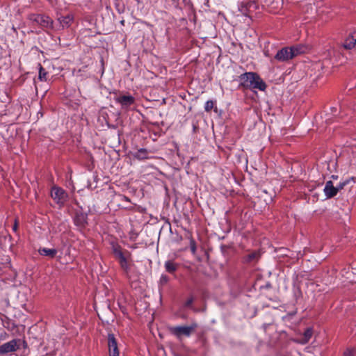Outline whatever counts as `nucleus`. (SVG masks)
Instances as JSON below:
<instances>
[{
  "instance_id": "a211bd4d",
  "label": "nucleus",
  "mask_w": 356,
  "mask_h": 356,
  "mask_svg": "<svg viewBox=\"0 0 356 356\" xmlns=\"http://www.w3.org/2000/svg\"><path fill=\"white\" fill-rule=\"evenodd\" d=\"M38 252L40 255L49 257L50 258H54L57 254L56 249H49L47 248H40L38 250Z\"/></svg>"
},
{
  "instance_id": "f257e3e1",
  "label": "nucleus",
  "mask_w": 356,
  "mask_h": 356,
  "mask_svg": "<svg viewBox=\"0 0 356 356\" xmlns=\"http://www.w3.org/2000/svg\"><path fill=\"white\" fill-rule=\"evenodd\" d=\"M112 251L115 258L118 261L122 269L126 274H128L131 266V253L127 250H123L118 244L112 245Z\"/></svg>"
},
{
  "instance_id": "4be33fe9",
  "label": "nucleus",
  "mask_w": 356,
  "mask_h": 356,
  "mask_svg": "<svg viewBox=\"0 0 356 356\" xmlns=\"http://www.w3.org/2000/svg\"><path fill=\"white\" fill-rule=\"evenodd\" d=\"M355 355H356V348L348 346L344 350L343 356H354Z\"/></svg>"
},
{
  "instance_id": "72a5a7b5",
  "label": "nucleus",
  "mask_w": 356,
  "mask_h": 356,
  "mask_svg": "<svg viewBox=\"0 0 356 356\" xmlns=\"http://www.w3.org/2000/svg\"><path fill=\"white\" fill-rule=\"evenodd\" d=\"M337 177H337V176H336V175H332V179H337Z\"/></svg>"
},
{
  "instance_id": "dca6fc26",
  "label": "nucleus",
  "mask_w": 356,
  "mask_h": 356,
  "mask_svg": "<svg viewBox=\"0 0 356 356\" xmlns=\"http://www.w3.org/2000/svg\"><path fill=\"white\" fill-rule=\"evenodd\" d=\"M313 334V330L311 327H307L303 335L300 337V339H297V341L301 343H307Z\"/></svg>"
},
{
  "instance_id": "5701e85b",
  "label": "nucleus",
  "mask_w": 356,
  "mask_h": 356,
  "mask_svg": "<svg viewBox=\"0 0 356 356\" xmlns=\"http://www.w3.org/2000/svg\"><path fill=\"white\" fill-rule=\"evenodd\" d=\"M253 6V3H250V2H248L246 3H242L241 4V11L244 14V15H247V13H246V11L248 10L249 8H250L251 6Z\"/></svg>"
},
{
  "instance_id": "a878e982",
  "label": "nucleus",
  "mask_w": 356,
  "mask_h": 356,
  "mask_svg": "<svg viewBox=\"0 0 356 356\" xmlns=\"http://www.w3.org/2000/svg\"><path fill=\"white\" fill-rule=\"evenodd\" d=\"M190 248L192 253L194 254L196 252V243L195 240L191 237L190 239Z\"/></svg>"
},
{
  "instance_id": "473e14b6",
  "label": "nucleus",
  "mask_w": 356,
  "mask_h": 356,
  "mask_svg": "<svg viewBox=\"0 0 356 356\" xmlns=\"http://www.w3.org/2000/svg\"><path fill=\"white\" fill-rule=\"evenodd\" d=\"M264 54H265V55H266V56H270V55L268 54V51H264Z\"/></svg>"
},
{
  "instance_id": "412c9836",
  "label": "nucleus",
  "mask_w": 356,
  "mask_h": 356,
  "mask_svg": "<svg viewBox=\"0 0 356 356\" xmlns=\"http://www.w3.org/2000/svg\"><path fill=\"white\" fill-rule=\"evenodd\" d=\"M39 66V75L38 79L41 81H46L48 78V73L46 70L41 65V64H38Z\"/></svg>"
},
{
  "instance_id": "aec40b11",
  "label": "nucleus",
  "mask_w": 356,
  "mask_h": 356,
  "mask_svg": "<svg viewBox=\"0 0 356 356\" xmlns=\"http://www.w3.org/2000/svg\"><path fill=\"white\" fill-rule=\"evenodd\" d=\"M259 254L257 252L254 251L245 255L243 257V261L245 263H251L257 261L259 259Z\"/></svg>"
},
{
  "instance_id": "bb28decb",
  "label": "nucleus",
  "mask_w": 356,
  "mask_h": 356,
  "mask_svg": "<svg viewBox=\"0 0 356 356\" xmlns=\"http://www.w3.org/2000/svg\"><path fill=\"white\" fill-rule=\"evenodd\" d=\"M350 182V179H347L343 182L339 183V185L336 186L337 188V192L342 190L346 185H347Z\"/></svg>"
},
{
  "instance_id": "39448f33",
  "label": "nucleus",
  "mask_w": 356,
  "mask_h": 356,
  "mask_svg": "<svg viewBox=\"0 0 356 356\" xmlns=\"http://www.w3.org/2000/svg\"><path fill=\"white\" fill-rule=\"evenodd\" d=\"M197 325L193 324L191 326H175L170 327L168 328L170 332L176 336L177 338H181V337H189L191 333L196 328Z\"/></svg>"
},
{
  "instance_id": "20e7f679",
  "label": "nucleus",
  "mask_w": 356,
  "mask_h": 356,
  "mask_svg": "<svg viewBox=\"0 0 356 356\" xmlns=\"http://www.w3.org/2000/svg\"><path fill=\"white\" fill-rule=\"evenodd\" d=\"M29 19L42 28L53 29L54 22L49 16L40 14H31L29 15Z\"/></svg>"
},
{
  "instance_id": "b1692460",
  "label": "nucleus",
  "mask_w": 356,
  "mask_h": 356,
  "mask_svg": "<svg viewBox=\"0 0 356 356\" xmlns=\"http://www.w3.org/2000/svg\"><path fill=\"white\" fill-rule=\"evenodd\" d=\"M214 108V102L212 100H209L206 102L204 110L207 112H210Z\"/></svg>"
},
{
  "instance_id": "f8f14e48",
  "label": "nucleus",
  "mask_w": 356,
  "mask_h": 356,
  "mask_svg": "<svg viewBox=\"0 0 356 356\" xmlns=\"http://www.w3.org/2000/svg\"><path fill=\"white\" fill-rule=\"evenodd\" d=\"M343 47L350 50L356 46V30L351 32L344 40Z\"/></svg>"
},
{
  "instance_id": "ddd939ff",
  "label": "nucleus",
  "mask_w": 356,
  "mask_h": 356,
  "mask_svg": "<svg viewBox=\"0 0 356 356\" xmlns=\"http://www.w3.org/2000/svg\"><path fill=\"white\" fill-rule=\"evenodd\" d=\"M58 21L60 23L61 29H64L71 26L74 21V16L71 14H68L66 16H61L58 18Z\"/></svg>"
},
{
  "instance_id": "9d476101",
  "label": "nucleus",
  "mask_w": 356,
  "mask_h": 356,
  "mask_svg": "<svg viewBox=\"0 0 356 356\" xmlns=\"http://www.w3.org/2000/svg\"><path fill=\"white\" fill-rule=\"evenodd\" d=\"M115 99L122 108H128L135 102V99L131 95H120L116 97Z\"/></svg>"
},
{
  "instance_id": "423d86ee",
  "label": "nucleus",
  "mask_w": 356,
  "mask_h": 356,
  "mask_svg": "<svg viewBox=\"0 0 356 356\" xmlns=\"http://www.w3.org/2000/svg\"><path fill=\"white\" fill-rule=\"evenodd\" d=\"M257 73L254 72H245L239 76V79L241 81L240 85L244 88L252 89L253 81L254 79L257 78Z\"/></svg>"
},
{
  "instance_id": "c756f323",
  "label": "nucleus",
  "mask_w": 356,
  "mask_h": 356,
  "mask_svg": "<svg viewBox=\"0 0 356 356\" xmlns=\"http://www.w3.org/2000/svg\"><path fill=\"white\" fill-rule=\"evenodd\" d=\"M138 156L142 158V159H144L145 158V154H147V150L145 149H140L138 152Z\"/></svg>"
},
{
  "instance_id": "9b49d317",
  "label": "nucleus",
  "mask_w": 356,
  "mask_h": 356,
  "mask_svg": "<svg viewBox=\"0 0 356 356\" xmlns=\"http://www.w3.org/2000/svg\"><path fill=\"white\" fill-rule=\"evenodd\" d=\"M343 47L350 50L356 46V30L351 32L344 40Z\"/></svg>"
},
{
  "instance_id": "cd10ccee",
  "label": "nucleus",
  "mask_w": 356,
  "mask_h": 356,
  "mask_svg": "<svg viewBox=\"0 0 356 356\" xmlns=\"http://www.w3.org/2000/svg\"><path fill=\"white\" fill-rule=\"evenodd\" d=\"M169 282V277L166 275H162L160 278V283L162 285L166 284Z\"/></svg>"
},
{
  "instance_id": "f03ea898",
  "label": "nucleus",
  "mask_w": 356,
  "mask_h": 356,
  "mask_svg": "<svg viewBox=\"0 0 356 356\" xmlns=\"http://www.w3.org/2000/svg\"><path fill=\"white\" fill-rule=\"evenodd\" d=\"M28 344L24 339H14L0 346V355L8 354L20 350L26 349Z\"/></svg>"
},
{
  "instance_id": "393cba45",
  "label": "nucleus",
  "mask_w": 356,
  "mask_h": 356,
  "mask_svg": "<svg viewBox=\"0 0 356 356\" xmlns=\"http://www.w3.org/2000/svg\"><path fill=\"white\" fill-rule=\"evenodd\" d=\"M194 301V298L193 296H191L188 298L186 301L184 302V306L187 308H191L192 307V304Z\"/></svg>"
},
{
  "instance_id": "6e6552de",
  "label": "nucleus",
  "mask_w": 356,
  "mask_h": 356,
  "mask_svg": "<svg viewBox=\"0 0 356 356\" xmlns=\"http://www.w3.org/2000/svg\"><path fill=\"white\" fill-rule=\"evenodd\" d=\"M108 348L109 356H119L118 342L113 333H108Z\"/></svg>"
},
{
  "instance_id": "1a4fd4ad",
  "label": "nucleus",
  "mask_w": 356,
  "mask_h": 356,
  "mask_svg": "<svg viewBox=\"0 0 356 356\" xmlns=\"http://www.w3.org/2000/svg\"><path fill=\"white\" fill-rule=\"evenodd\" d=\"M88 216L86 213L81 211H76L74 217V222L79 229H83L88 224Z\"/></svg>"
},
{
  "instance_id": "c85d7f7f",
  "label": "nucleus",
  "mask_w": 356,
  "mask_h": 356,
  "mask_svg": "<svg viewBox=\"0 0 356 356\" xmlns=\"http://www.w3.org/2000/svg\"><path fill=\"white\" fill-rule=\"evenodd\" d=\"M348 278L351 282H356V269L352 271V274H350Z\"/></svg>"
},
{
  "instance_id": "0eeeda50",
  "label": "nucleus",
  "mask_w": 356,
  "mask_h": 356,
  "mask_svg": "<svg viewBox=\"0 0 356 356\" xmlns=\"http://www.w3.org/2000/svg\"><path fill=\"white\" fill-rule=\"evenodd\" d=\"M291 52L290 47H283L274 56V58L280 62H286L294 58V54Z\"/></svg>"
},
{
  "instance_id": "7c9ffc66",
  "label": "nucleus",
  "mask_w": 356,
  "mask_h": 356,
  "mask_svg": "<svg viewBox=\"0 0 356 356\" xmlns=\"http://www.w3.org/2000/svg\"><path fill=\"white\" fill-rule=\"evenodd\" d=\"M17 228H18V223H17V220L15 219V223L13 226V231L16 232L17 230Z\"/></svg>"
},
{
  "instance_id": "7ed1b4c3",
  "label": "nucleus",
  "mask_w": 356,
  "mask_h": 356,
  "mask_svg": "<svg viewBox=\"0 0 356 356\" xmlns=\"http://www.w3.org/2000/svg\"><path fill=\"white\" fill-rule=\"evenodd\" d=\"M51 197L60 207H63L68 200L67 193L61 187L56 186L51 188Z\"/></svg>"
},
{
  "instance_id": "4468645a",
  "label": "nucleus",
  "mask_w": 356,
  "mask_h": 356,
  "mask_svg": "<svg viewBox=\"0 0 356 356\" xmlns=\"http://www.w3.org/2000/svg\"><path fill=\"white\" fill-rule=\"evenodd\" d=\"M324 192L327 198H332L337 194V188L334 186L332 181H327L325 184Z\"/></svg>"
},
{
  "instance_id": "f3484780",
  "label": "nucleus",
  "mask_w": 356,
  "mask_h": 356,
  "mask_svg": "<svg viewBox=\"0 0 356 356\" xmlns=\"http://www.w3.org/2000/svg\"><path fill=\"white\" fill-rule=\"evenodd\" d=\"M179 266V264L174 262L172 260H168L165 262V270L169 273H174L177 271Z\"/></svg>"
},
{
  "instance_id": "6ab92c4d",
  "label": "nucleus",
  "mask_w": 356,
  "mask_h": 356,
  "mask_svg": "<svg viewBox=\"0 0 356 356\" xmlns=\"http://www.w3.org/2000/svg\"><path fill=\"white\" fill-rule=\"evenodd\" d=\"M252 89H259L261 91L265 90L266 88V84L265 82L260 78V76L257 74V78L254 79L253 81Z\"/></svg>"
},
{
  "instance_id": "2f4dec72",
  "label": "nucleus",
  "mask_w": 356,
  "mask_h": 356,
  "mask_svg": "<svg viewBox=\"0 0 356 356\" xmlns=\"http://www.w3.org/2000/svg\"><path fill=\"white\" fill-rule=\"evenodd\" d=\"M122 198L126 201H129V199L126 196H123Z\"/></svg>"
},
{
  "instance_id": "2eb2a0df",
  "label": "nucleus",
  "mask_w": 356,
  "mask_h": 356,
  "mask_svg": "<svg viewBox=\"0 0 356 356\" xmlns=\"http://www.w3.org/2000/svg\"><path fill=\"white\" fill-rule=\"evenodd\" d=\"M291 52L293 53L294 57L305 54L308 51V47L302 44H297L290 47Z\"/></svg>"
}]
</instances>
